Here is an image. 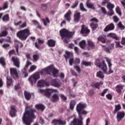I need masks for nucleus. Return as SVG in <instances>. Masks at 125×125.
Here are the masks:
<instances>
[{
	"mask_svg": "<svg viewBox=\"0 0 125 125\" xmlns=\"http://www.w3.org/2000/svg\"><path fill=\"white\" fill-rule=\"evenodd\" d=\"M6 79L7 85V86H10V85H12V79L10 78L9 76H7Z\"/></svg>",
	"mask_w": 125,
	"mask_h": 125,
	"instance_id": "obj_29",
	"label": "nucleus"
},
{
	"mask_svg": "<svg viewBox=\"0 0 125 125\" xmlns=\"http://www.w3.org/2000/svg\"><path fill=\"white\" fill-rule=\"evenodd\" d=\"M30 35H31V33L30 32L29 28L21 30L17 33V37H18L20 40H21V41L26 40L27 38H28Z\"/></svg>",
	"mask_w": 125,
	"mask_h": 125,
	"instance_id": "obj_5",
	"label": "nucleus"
},
{
	"mask_svg": "<svg viewBox=\"0 0 125 125\" xmlns=\"http://www.w3.org/2000/svg\"><path fill=\"white\" fill-rule=\"evenodd\" d=\"M61 98L62 101H66V100H67V97H66L63 94L61 95Z\"/></svg>",
	"mask_w": 125,
	"mask_h": 125,
	"instance_id": "obj_52",
	"label": "nucleus"
},
{
	"mask_svg": "<svg viewBox=\"0 0 125 125\" xmlns=\"http://www.w3.org/2000/svg\"><path fill=\"white\" fill-rule=\"evenodd\" d=\"M0 64L4 66L5 65V60L3 57L0 58Z\"/></svg>",
	"mask_w": 125,
	"mask_h": 125,
	"instance_id": "obj_42",
	"label": "nucleus"
},
{
	"mask_svg": "<svg viewBox=\"0 0 125 125\" xmlns=\"http://www.w3.org/2000/svg\"><path fill=\"white\" fill-rule=\"evenodd\" d=\"M115 7L114 4L111 3V2H108L107 5V8L109 10L113 9Z\"/></svg>",
	"mask_w": 125,
	"mask_h": 125,
	"instance_id": "obj_39",
	"label": "nucleus"
},
{
	"mask_svg": "<svg viewBox=\"0 0 125 125\" xmlns=\"http://www.w3.org/2000/svg\"><path fill=\"white\" fill-rule=\"evenodd\" d=\"M101 68V70H102L103 72L104 73V74H106L107 75H108V72H107L108 68H107V64H106V63H105V61H102Z\"/></svg>",
	"mask_w": 125,
	"mask_h": 125,
	"instance_id": "obj_17",
	"label": "nucleus"
},
{
	"mask_svg": "<svg viewBox=\"0 0 125 125\" xmlns=\"http://www.w3.org/2000/svg\"><path fill=\"white\" fill-rule=\"evenodd\" d=\"M64 56L67 60V59L68 58V57H70V56H73V53L66 51L65 52V54L64 55Z\"/></svg>",
	"mask_w": 125,
	"mask_h": 125,
	"instance_id": "obj_36",
	"label": "nucleus"
},
{
	"mask_svg": "<svg viewBox=\"0 0 125 125\" xmlns=\"http://www.w3.org/2000/svg\"><path fill=\"white\" fill-rule=\"evenodd\" d=\"M80 9L82 11H86V9L83 7V3H80Z\"/></svg>",
	"mask_w": 125,
	"mask_h": 125,
	"instance_id": "obj_49",
	"label": "nucleus"
},
{
	"mask_svg": "<svg viewBox=\"0 0 125 125\" xmlns=\"http://www.w3.org/2000/svg\"><path fill=\"white\" fill-rule=\"evenodd\" d=\"M115 10L116 13H118L120 16H122V12H121V9H120V7L117 6Z\"/></svg>",
	"mask_w": 125,
	"mask_h": 125,
	"instance_id": "obj_43",
	"label": "nucleus"
},
{
	"mask_svg": "<svg viewBox=\"0 0 125 125\" xmlns=\"http://www.w3.org/2000/svg\"><path fill=\"white\" fill-rule=\"evenodd\" d=\"M78 4H79V1H76L74 4L71 6V8H76L78 6Z\"/></svg>",
	"mask_w": 125,
	"mask_h": 125,
	"instance_id": "obj_54",
	"label": "nucleus"
},
{
	"mask_svg": "<svg viewBox=\"0 0 125 125\" xmlns=\"http://www.w3.org/2000/svg\"><path fill=\"white\" fill-rule=\"evenodd\" d=\"M77 104V102L75 100H72L70 101L69 105H70V109L71 110H74V108H75V105Z\"/></svg>",
	"mask_w": 125,
	"mask_h": 125,
	"instance_id": "obj_25",
	"label": "nucleus"
},
{
	"mask_svg": "<svg viewBox=\"0 0 125 125\" xmlns=\"http://www.w3.org/2000/svg\"><path fill=\"white\" fill-rule=\"evenodd\" d=\"M118 27L120 28L121 30H124L125 29V26L123 25V24H122V22H119L118 23Z\"/></svg>",
	"mask_w": 125,
	"mask_h": 125,
	"instance_id": "obj_47",
	"label": "nucleus"
},
{
	"mask_svg": "<svg viewBox=\"0 0 125 125\" xmlns=\"http://www.w3.org/2000/svg\"><path fill=\"white\" fill-rule=\"evenodd\" d=\"M29 110V107L26 106L25 107V112L22 117V121L25 125H31L33 123V120L36 119V116L35 113H37V110L35 109Z\"/></svg>",
	"mask_w": 125,
	"mask_h": 125,
	"instance_id": "obj_1",
	"label": "nucleus"
},
{
	"mask_svg": "<svg viewBox=\"0 0 125 125\" xmlns=\"http://www.w3.org/2000/svg\"><path fill=\"white\" fill-rule=\"evenodd\" d=\"M81 19V13L76 12L74 15V21L76 23H79Z\"/></svg>",
	"mask_w": 125,
	"mask_h": 125,
	"instance_id": "obj_13",
	"label": "nucleus"
},
{
	"mask_svg": "<svg viewBox=\"0 0 125 125\" xmlns=\"http://www.w3.org/2000/svg\"><path fill=\"white\" fill-rule=\"evenodd\" d=\"M116 47H123V46H121L120 42H115Z\"/></svg>",
	"mask_w": 125,
	"mask_h": 125,
	"instance_id": "obj_63",
	"label": "nucleus"
},
{
	"mask_svg": "<svg viewBox=\"0 0 125 125\" xmlns=\"http://www.w3.org/2000/svg\"><path fill=\"white\" fill-rule=\"evenodd\" d=\"M39 91L40 92H42V93H44L46 96H50L51 93H58V90L56 89H52V88H47L45 90L39 89Z\"/></svg>",
	"mask_w": 125,
	"mask_h": 125,
	"instance_id": "obj_6",
	"label": "nucleus"
},
{
	"mask_svg": "<svg viewBox=\"0 0 125 125\" xmlns=\"http://www.w3.org/2000/svg\"><path fill=\"white\" fill-rule=\"evenodd\" d=\"M51 100L53 102H57V101H59V96L58 95L54 94L52 96Z\"/></svg>",
	"mask_w": 125,
	"mask_h": 125,
	"instance_id": "obj_26",
	"label": "nucleus"
},
{
	"mask_svg": "<svg viewBox=\"0 0 125 125\" xmlns=\"http://www.w3.org/2000/svg\"><path fill=\"white\" fill-rule=\"evenodd\" d=\"M24 96L27 100L31 99V94L27 91H24Z\"/></svg>",
	"mask_w": 125,
	"mask_h": 125,
	"instance_id": "obj_33",
	"label": "nucleus"
},
{
	"mask_svg": "<svg viewBox=\"0 0 125 125\" xmlns=\"http://www.w3.org/2000/svg\"><path fill=\"white\" fill-rule=\"evenodd\" d=\"M35 108L37 110H41L42 112H43L44 109H45V106L42 104H38L35 105Z\"/></svg>",
	"mask_w": 125,
	"mask_h": 125,
	"instance_id": "obj_22",
	"label": "nucleus"
},
{
	"mask_svg": "<svg viewBox=\"0 0 125 125\" xmlns=\"http://www.w3.org/2000/svg\"><path fill=\"white\" fill-rule=\"evenodd\" d=\"M113 19L114 21V22H115V23H117V22H119V18H118V17L117 16H114L113 17Z\"/></svg>",
	"mask_w": 125,
	"mask_h": 125,
	"instance_id": "obj_57",
	"label": "nucleus"
},
{
	"mask_svg": "<svg viewBox=\"0 0 125 125\" xmlns=\"http://www.w3.org/2000/svg\"><path fill=\"white\" fill-rule=\"evenodd\" d=\"M122 109V106L120 104H117L115 105V109L114 112H118V111H120Z\"/></svg>",
	"mask_w": 125,
	"mask_h": 125,
	"instance_id": "obj_38",
	"label": "nucleus"
},
{
	"mask_svg": "<svg viewBox=\"0 0 125 125\" xmlns=\"http://www.w3.org/2000/svg\"><path fill=\"white\" fill-rule=\"evenodd\" d=\"M81 33L83 34L84 37H85L88 35L89 32L90 31L87 28V27H85L84 25H82V29H81Z\"/></svg>",
	"mask_w": 125,
	"mask_h": 125,
	"instance_id": "obj_12",
	"label": "nucleus"
},
{
	"mask_svg": "<svg viewBox=\"0 0 125 125\" xmlns=\"http://www.w3.org/2000/svg\"><path fill=\"white\" fill-rule=\"evenodd\" d=\"M96 77L99 79H104V78H105V75H104V74L102 71H99L97 72Z\"/></svg>",
	"mask_w": 125,
	"mask_h": 125,
	"instance_id": "obj_24",
	"label": "nucleus"
},
{
	"mask_svg": "<svg viewBox=\"0 0 125 125\" xmlns=\"http://www.w3.org/2000/svg\"><path fill=\"white\" fill-rule=\"evenodd\" d=\"M60 125H66V121H62L60 119H59V124Z\"/></svg>",
	"mask_w": 125,
	"mask_h": 125,
	"instance_id": "obj_56",
	"label": "nucleus"
},
{
	"mask_svg": "<svg viewBox=\"0 0 125 125\" xmlns=\"http://www.w3.org/2000/svg\"><path fill=\"white\" fill-rule=\"evenodd\" d=\"M47 44L49 46H55V41L53 40H50L48 41Z\"/></svg>",
	"mask_w": 125,
	"mask_h": 125,
	"instance_id": "obj_31",
	"label": "nucleus"
},
{
	"mask_svg": "<svg viewBox=\"0 0 125 125\" xmlns=\"http://www.w3.org/2000/svg\"><path fill=\"white\" fill-rule=\"evenodd\" d=\"M121 43L123 45H125V37L122 38V41H121Z\"/></svg>",
	"mask_w": 125,
	"mask_h": 125,
	"instance_id": "obj_64",
	"label": "nucleus"
},
{
	"mask_svg": "<svg viewBox=\"0 0 125 125\" xmlns=\"http://www.w3.org/2000/svg\"><path fill=\"white\" fill-rule=\"evenodd\" d=\"M107 91H108L107 88L104 90L103 92L101 93V96H104V95H105V93H107Z\"/></svg>",
	"mask_w": 125,
	"mask_h": 125,
	"instance_id": "obj_58",
	"label": "nucleus"
},
{
	"mask_svg": "<svg viewBox=\"0 0 125 125\" xmlns=\"http://www.w3.org/2000/svg\"><path fill=\"white\" fill-rule=\"evenodd\" d=\"M106 97L108 100H112V99L113 98V96L111 95V94H107L106 95Z\"/></svg>",
	"mask_w": 125,
	"mask_h": 125,
	"instance_id": "obj_50",
	"label": "nucleus"
},
{
	"mask_svg": "<svg viewBox=\"0 0 125 125\" xmlns=\"http://www.w3.org/2000/svg\"><path fill=\"white\" fill-rule=\"evenodd\" d=\"M95 64L96 65L97 67H98L99 68L101 67V65L102 64H101V62H100V60L98 59H97L95 62Z\"/></svg>",
	"mask_w": 125,
	"mask_h": 125,
	"instance_id": "obj_34",
	"label": "nucleus"
},
{
	"mask_svg": "<svg viewBox=\"0 0 125 125\" xmlns=\"http://www.w3.org/2000/svg\"><path fill=\"white\" fill-rule=\"evenodd\" d=\"M2 46L3 48H7V47H9L10 46V44L9 43H5L3 44Z\"/></svg>",
	"mask_w": 125,
	"mask_h": 125,
	"instance_id": "obj_61",
	"label": "nucleus"
},
{
	"mask_svg": "<svg viewBox=\"0 0 125 125\" xmlns=\"http://www.w3.org/2000/svg\"><path fill=\"white\" fill-rule=\"evenodd\" d=\"M82 64L83 65H84L85 66H90L91 65V62H85L84 61H82Z\"/></svg>",
	"mask_w": 125,
	"mask_h": 125,
	"instance_id": "obj_44",
	"label": "nucleus"
},
{
	"mask_svg": "<svg viewBox=\"0 0 125 125\" xmlns=\"http://www.w3.org/2000/svg\"><path fill=\"white\" fill-rule=\"evenodd\" d=\"M50 84L49 83L46 82L44 80H41L38 82V86L40 87H42L43 86H49Z\"/></svg>",
	"mask_w": 125,
	"mask_h": 125,
	"instance_id": "obj_11",
	"label": "nucleus"
},
{
	"mask_svg": "<svg viewBox=\"0 0 125 125\" xmlns=\"http://www.w3.org/2000/svg\"><path fill=\"white\" fill-rule=\"evenodd\" d=\"M39 55L38 54H35L33 55V59L35 61H37L38 59H39Z\"/></svg>",
	"mask_w": 125,
	"mask_h": 125,
	"instance_id": "obj_59",
	"label": "nucleus"
},
{
	"mask_svg": "<svg viewBox=\"0 0 125 125\" xmlns=\"http://www.w3.org/2000/svg\"><path fill=\"white\" fill-rule=\"evenodd\" d=\"M12 61L14 62V65L17 68H19L20 66V62L18 58L13 57L12 58Z\"/></svg>",
	"mask_w": 125,
	"mask_h": 125,
	"instance_id": "obj_19",
	"label": "nucleus"
},
{
	"mask_svg": "<svg viewBox=\"0 0 125 125\" xmlns=\"http://www.w3.org/2000/svg\"><path fill=\"white\" fill-rule=\"evenodd\" d=\"M27 27V22H24L21 25H20V29H23V28H25Z\"/></svg>",
	"mask_w": 125,
	"mask_h": 125,
	"instance_id": "obj_48",
	"label": "nucleus"
},
{
	"mask_svg": "<svg viewBox=\"0 0 125 125\" xmlns=\"http://www.w3.org/2000/svg\"><path fill=\"white\" fill-rule=\"evenodd\" d=\"M2 19L3 22H6L9 20V16L8 15H5L3 17Z\"/></svg>",
	"mask_w": 125,
	"mask_h": 125,
	"instance_id": "obj_40",
	"label": "nucleus"
},
{
	"mask_svg": "<svg viewBox=\"0 0 125 125\" xmlns=\"http://www.w3.org/2000/svg\"><path fill=\"white\" fill-rule=\"evenodd\" d=\"M102 84H103V82L102 81H100L99 83L94 82L91 84V86H92V87H95V88H98V89H99V86H100V85H102Z\"/></svg>",
	"mask_w": 125,
	"mask_h": 125,
	"instance_id": "obj_21",
	"label": "nucleus"
},
{
	"mask_svg": "<svg viewBox=\"0 0 125 125\" xmlns=\"http://www.w3.org/2000/svg\"><path fill=\"white\" fill-rule=\"evenodd\" d=\"M58 70L54 67L53 65H51L48 66L47 68L43 69L40 72L41 75H43V74H49V75H52L53 77H58Z\"/></svg>",
	"mask_w": 125,
	"mask_h": 125,
	"instance_id": "obj_2",
	"label": "nucleus"
},
{
	"mask_svg": "<svg viewBox=\"0 0 125 125\" xmlns=\"http://www.w3.org/2000/svg\"><path fill=\"white\" fill-rule=\"evenodd\" d=\"M22 72L24 74V77H28V73H27V71L25 68L22 70Z\"/></svg>",
	"mask_w": 125,
	"mask_h": 125,
	"instance_id": "obj_62",
	"label": "nucleus"
},
{
	"mask_svg": "<svg viewBox=\"0 0 125 125\" xmlns=\"http://www.w3.org/2000/svg\"><path fill=\"white\" fill-rule=\"evenodd\" d=\"M86 5L88 8H91V9H95V7H94V5L93 3H91L89 1V0H87L86 2Z\"/></svg>",
	"mask_w": 125,
	"mask_h": 125,
	"instance_id": "obj_23",
	"label": "nucleus"
},
{
	"mask_svg": "<svg viewBox=\"0 0 125 125\" xmlns=\"http://www.w3.org/2000/svg\"><path fill=\"white\" fill-rule=\"evenodd\" d=\"M87 105L84 103L80 102L76 106V111L78 114V117L79 119H83V115H86L87 111L83 109L86 108Z\"/></svg>",
	"mask_w": 125,
	"mask_h": 125,
	"instance_id": "obj_3",
	"label": "nucleus"
},
{
	"mask_svg": "<svg viewBox=\"0 0 125 125\" xmlns=\"http://www.w3.org/2000/svg\"><path fill=\"white\" fill-rule=\"evenodd\" d=\"M88 45L89 47V49H91V48H93V47H94V43L90 40L88 41Z\"/></svg>",
	"mask_w": 125,
	"mask_h": 125,
	"instance_id": "obj_35",
	"label": "nucleus"
},
{
	"mask_svg": "<svg viewBox=\"0 0 125 125\" xmlns=\"http://www.w3.org/2000/svg\"><path fill=\"white\" fill-rule=\"evenodd\" d=\"M6 35H7V32L6 31H4L0 33V37H5Z\"/></svg>",
	"mask_w": 125,
	"mask_h": 125,
	"instance_id": "obj_53",
	"label": "nucleus"
},
{
	"mask_svg": "<svg viewBox=\"0 0 125 125\" xmlns=\"http://www.w3.org/2000/svg\"><path fill=\"white\" fill-rule=\"evenodd\" d=\"M98 40L102 42L103 43H105L106 42V36L104 35L101 36L98 38Z\"/></svg>",
	"mask_w": 125,
	"mask_h": 125,
	"instance_id": "obj_30",
	"label": "nucleus"
},
{
	"mask_svg": "<svg viewBox=\"0 0 125 125\" xmlns=\"http://www.w3.org/2000/svg\"><path fill=\"white\" fill-rule=\"evenodd\" d=\"M107 14L109 15V16L114 15V11H113V9H109V12Z\"/></svg>",
	"mask_w": 125,
	"mask_h": 125,
	"instance_id": "obj_55",
	"label": "nucleus"
},
{
	"mask_svg": "<svg viewBox=\"0 0 125 125\" xmlns=\"http://www.w3.org/2000/svg\"><path fill=\"white\" fill-rule=\"evenodd\" d=\"M40 74L36 73L35 74L31 75L29 78L28 81L31 85H33L34 83H37V81L40 79Z\"/></svg>",
	"mask_w": 125,
	"mask_h": 125,
	"instance_id": "obj_7",
	"label": "nucleus"
},
{
	"mask_svg": "<svg viewBox=\"0 0 125 125\" xmlns=\"http://www.w3.org/2000/svg\"><path fill=\"white\" fill-rule=\"evenodd\" d=\"M71 14H72V12L71 10H68V11L64 15V19L66 21L70 22L71 21Z\"/></svg>",
	"mask_w": 125,
	"mask_h": 125,
	"instance_id": "obj_20",
	"label": "nucleus"
},
{
	"mask_svg": "<svg viewBox=\"0 0 125 125\" xmlns=\"http://www.w3.org/2000/svg\"><path fill=\"white\" fill-rule=\"evenodd\" d=\"M125 111H119L117 114V122L119 123L121 122L124 118H125Z\"/></svg>",
	"mask_w": 125,
	"mask_h": 125,
	"instance_id": "obj_9",
	"label": "nucleus"
},
{
	"mask_svg": "<svg viewBox=\"0 0 125 125\" xmlns=\"http://www.w3.org/2000/svg\"><path fill=\"white\" fill-rule=\"evenodd\" d=\"M106 61L108 64V68H109V74H113L114 73V71L112 70V63H111V60L109 59L108 57L105 58Z\"/></svg>",
	"mask_w": 125,
	"mask_h": 125,
	"instance_id": "obj_15",
	"label": "nucleus"
},
{
	"mask_svg": "<svg viewBox=\"0 0 125 125\" xmlns=\"http://www.w3.org/2000/svg\"><path fill=\"white\" fill-rule=\"evenodd\" d=\"M74 68L75 69H76V71H77L78 73H80V72H81V68H80V66L76 65L74 66Z\"/></svg>",
	"mask_w": 125,
	"mask_h": 125,
	"instance_id": "obj_60",
	"label": "nucleus"
},
{
	"mask_svg": "<svg viewBox=\"0 0 125 125\" xmlns=\"http://www.w3.org/2000/svg\"><path fill=\"white\" fill-rule=\"evenodd\" d=\"M16 112L17 110H16V107L15 105H11L10 106V116L11 118H13L16 116Z\"/></svg>",
	"mask_w": 125,
	"mask_h": 125,
	"instance_id": "obj_8",
	"label": "nucleus"
},
{
	"mask_svg": "<svg viewBox=\"0 0 125 125\" xmlns=\"http://www.w3.org/2000/svg\"><path fill=\"white\" fill-rule=\"evenodd\" d=\"M52 123L54 124V125H59V120L55 119L52 121Z\"/></svg>",
	"mask_w": 125,
	"mask_h": 125,
	"instance_id": "obj_51",
	"label": "nucleus"
},
{
	"mask_svg": "<svg viewBox=\"0 0 125 125\" xmlns=\"http://www.w3.org/2000/svg\"><path fill=\"white\" fill-rule=\"evenodd\" d=\"M107 37H110V38H113V39L116 40V41H119V40H120V38H119L118 36H117L116 34L113 33H109L107 35Z\"/></svg>",
	"mask_w": 125,
	"mask_h": 125,
	"instance_id": "obj_27",
	"label": "nucleus"
},
{
	"mask_svg": "<svg viewBox=\"0 0 125 125\" xmlns=\"http://www.w3.org/2000/svg\"><path fill=\"white\" fill-rule=\"evenodd\" d=\"M124 88V85L119 84L116 87V90L118 93H121L122 92V90Z\"/></svg>",
	"mask_w": 125,
	"mask_h": 125,
	"instance_id": "obj_28",
	"label": "nucleus"
},
{
	"mask_svg": "<svg viewBox=\"0 0 125 125\" xmlns=\"http://www.w3.org/2000/svg\"><path fill=\"white\" fill-rule=\"evenodd\" d=\"M80 62L81 60L77 58H75L74 60L73 58L70 59L69 61V65H70V66L73 65V63H74V64H80Z\"/></svg>",
	"mask_w": 125,
	"mask_h": 125,
	"instance_id": "obj_18",
	"label": "nucleus"
},
{
	"mask_svg": "<svg viewBox=\"0 0 125 125\" xmlns=\"http://www.w3.org/2000/svg\"><path fill=\"white\" fill-rule=\"evenodd\" d=\"M51 85L55 87H60L62 85V83L57 80H53L51 82Z\"/></svg>",
	"mask_w": 125,
	"mask_h": 125,
	"instance_id": "obj_10",
	"label": "nucleus"
},
{
	"mask_svg": "<svg viewBox=\"0 0 125 125\" xmlns=\"http://www.w3.org/2000/svg\"><path fill=\"white\" fill-rule=\"evenodd\" d=\"M115 29V25L114 23H111L108 25H107L105 28L104 29V32H109L110 31H113Z\"/></svg>",
	"mask_w": 125,
	"mask_h": 125,
	"instance_id": "obj_16",
	"label": "nucleus"
},
{
	"mask_svg": "<svg viewBox=\"0 0 125 125\" xmlns=\"http://www.w3.org/2000/svg\"><path fill=\"white\" fill-rule=\"evenodd\" d=\"M10 72L11 76L13 77L14 79H16V78H18V72H17V70L15 68H10Z\"/></svg>",
	"mask_w": 125,
	"mask_h": 125,
	"instance_id": "obj_14",
	"label": "nucleus"
},
{
	"mask_svg": "<svg viewBox=\"0 0 125 125\" xmlns=\"http://www.w3.org/2000/svg\"><path fill=\"white\" fill-rule=\"evenodd\" d=\"M60 33L62 41H63L64 42H66V43H68V42H70V39H68V38L72 37L73 36L74 34H75V32H70L68 30L65 28L60 30Z\"/></svg>",
	"mask_w": 125,
	"mask_h": 125,
	"instance_id": "obj_4",
	"label": "nucleus"
},
{
	"mask_svg": "<svg viewBox=\"0 0 125 125\" xmlns=\"http://www.w3.org/2000/svg\"><path fill=\"white\" fill-rule=\"evenodd\" d=\"M90 27L92 30L93 31H94V30H95L97 28V27H98V25H97V24H96V23L93 22L90 24Z\"/></svg>",
	"mask_w": 125,
	"mask_h": 125,
	"instance_id": "obj_37",
	"label": "nucleus"
},
{
	"mask_svg": "<svg viewBox=\"0 0 125 125\" xmlns=\"http://www.w3.org/2000/svg\"><path fill=\"white\" fill-rule=\"evenodd\" d=\"M3 10H4V9H7L8 8V2L6 1L4 3V5L3 6Z\"/></svg>",
	"mask_w": 125,
	"mask_h": 125,
	"instance_id": "obj_45",
	"label": "nucleus"
},
{
	"mask_svg": "<svg viewBox=\"0 0 125 125\" xmlns=\"http://www.w3.org/2000/svg\"><path fill=\"white\" fill-rule=\"evenodd\" d=\"M37 69V66L33 65H32L29 70H28L29 73H32V72H34V71H35V70H36Z\"/></svg>",
	"mask_w": 125,
	"mask_h": 125,
	"instance_id": "obj_41",
	"label": "nucleus"
},
{
	"mask_svg": "<svg viewBox=\"0 0 125 125\" xmlns=\"http://www.w3.org/2000/svg\"><path fill=\"white\" fill-rule=\"evenodd\" d=\"M47 8V5H46V4H42L41 6V9H42V10H46V9Z\"/></svg>",
	"mask_w": 125,
	"mask_h": 125,
	"instance_id": "obj_46",
	"label": "nucleus"
},
{
	"mask_svg": "<svg viewBox=\"0 0 125 125\" xmlns=\"http://www.w3.org/2000/svg\"><path fill=\"white\" fill-rule=\"evenodd\" d=\"M86 43L85 42V40H82L79 43V45L80 47L83 49L84 48V46H85Z\"/></svg>",
	"mask_w": 125,
	"mask_h": 125,
	"instance_id": "obj_32",
	"label": "nucleus"
}]
</instances>
